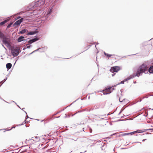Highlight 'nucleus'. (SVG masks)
Here are the masks:
<instances>
[{
	"instance_id": "obj_44",
	"label": "nucleus",
	"mask_w": 153,
	"mask_h": 153,
	"mask_svg": "<svg viewBox=\"0 0 153 153\" xmlns=\"http://www.w3.org/2000/svg\"><path fill=\"white\" fill-rule=\"evenodd\" d=\"M146 140V139H143L142 140V141H145Z\"/></svg>"
},
{
	"instance_id": "obj_2",
	"label": "nucleus",
	"mask_w": 153,
	"mask_h": 153,
	"mask_svg": "<svg viewBox=\"0 0 153 153\" xmlns=\"http://www.w3.org/2000/svg\"><path fill=\"white\" fill-rule=\"evenodd\" d=\"M0 38H1L2 41L4 44L6 45L7 46H10V41L9 38L1 32H0Z\"/></svg>"
},
{
	"instance_id": "obj_14",
	"label": "nucleus",
	"mask_w": 153,
	"mask_h": 153,
	"mask_svg": "<svg viewBox=\"0 0 153 153\" xmlns=\"http://www.w3.org/2000/svg\"><path fill=\"white\" fill-rule=\"evenodd\" d=\"M135 77L134 74H132L130 75L126 79H125L127 81L128 80H130L131 79L134 78Z\"/></svg>"
},
{
	"instance_id": "obj_15",
	"label": "nucleus",
	"mask_w": 153,
	"mask_h": 153,
	"mask_svg": "<svg viewBox=\"0 0 153 153\" xmlns=\"http://www.w3.org/2000/svg\"><path fill=\"white\" fill-rule=\"evenodd\" d=\"M102 146L101 147V148L102 150H103V149H105V148L106 147V146L105 144L104 143H103V142L102 143H101Z\"/></svg>"
},
{
	"instance_id": "obj_34",
	"label": "nucleus",
	"mask_w": 153,
	"mask_h": 153,
	"mask_svg": "<svg viewBox=\"0 0 153 153\" xmlns=\"http://www.w3.org/2000/svg\"><path fill=\"white\" fill-rule=\"evenodd\" d=\"M27 46V48H30V47L31 46V45H28V46Z\"/></svg>"
},
{
	"instance_id": "obj_13",
	"label": "nucleus",
	"mask_w": 153,
	"mask_h": 153,
	"mask_svg": "<svg viewBox=\"0 0 153 153\" xmlns=\"http://www.w3.org/2000/svg\"><path fill=\"white\" fill-rule=\"evenodd\" d=\"M148 71L150 74H153V66H151L149 68Z\"/></svg>"
},
{
	"instance_id": "obj_40",
	"label": "nucleus",
	"mask_w": 153,
	"mask_h": 153,
	"mask_svg": "<svg viewBox=\"0 0 153 153\" xmlns=\"http://www.w3.org/2000/svg\"><path fill=\"white\" fill-rule=\"evenodd\" d=\"M21 18V17L20 16H18L16 19H20Z\"/></svg>"
},
{
	"instance_id": "obj_46",
	"label": "nucleus",
	"mask_w": 153,
	"mask_h": 153,
	"mask_svg": "<svg viewBox=\"0 0 153 153\" xmlns=\"http://www.w3.org/2000/svg\"><path fill=\"white\" fill-rule=\"evenodd\" d=\"M15 128V127L14 126V127H13L12 128H11V129H10V130H11V129H12V128Z\"/></svg>"
},
{
	"instance_id": "obj_53",
	"label": "nucleus",
	"mask_w": 153,
	"mask_h": 153,
	"mask_svg": "<svg viewBox=\"0 0 153 153\" xmlns=\"http://www.w3.org/2000/svg\"><path fill=\"white\" fill-rule=\"evenodd\" d=\"M25 49H26L25 48H24L23 49V50H25Z\"/></svg>"
},
{
	"instance_id": "obj_54",
	"label": "nucleus",
	"mask_w": 153,
	"mask_h": 153,
	"mask_svg": "<svg viewBox=\"0 0 153 153\" xmlns=\"http://www.w3.org/2000/svg\"><path fill=\"white\" fill-rule=\"evenodd\" d=\"M16 105H17L18 107H19V108H20V107H19L18 105H17V104H16Z\"/></svg>"
},
{
	"instance_id": "obj_16",
	"label": "nucleus",
	"mask_w": 153,
	"mask_h": 153,
	"mask_svg": "<svg viewBox=\"0 0 153 153\" xmlns=\"http://www.w3.org/2000/svg\"><path fill=\"white\" fill-rule=\"evenodd\" d=\"M52 12V7H51L50 9H49L47 12V14L48 15H50Z\"/></svg>"
},
{
	"instance_id": "obj_4",
	"label": "nucleus",
	"mask_w": 153,
	"mask_h": 153,
	"mask_svg": "<svg viewBox=\"0 0 153 153\" xmlns=\"http://www.w3.org/2000/svg\"><path fill=\"white\" fill-rule=\"evenodd\" d=\"M20 48L19 47H13L10 48L11 53L13 57L17 56L20 53Z\"/></svg>"
},
{
	"instance_id": "obj_1",
	"label": "nucleus",
	"mask_w": 153,
	"mask_h": 153,
	"mask_svg": "<svg viewBox=\"0 0 153 153\" xmlns=\"http://www.w3.org/2000/svg\"><path fill=\"white\" fill-rule=\"evenodd\" d=\"M148 67L144 63L143 64L140 65L138 68L136 74H133L134 77L137 76L139 77L140 76L142 75V74L143 73H146L145 72L147 71Z\"/></svg>"
},
{
	"instance_id": "obj_42",
	"label": "nucleus",
	"mask_w": 153,
	"mask_h": 153,
	"mask_svg": "<svg viewBox=\"0 0 153 153\" xmlns=\"http://www.w3.org/2000/svg\"><path fill=\"white\" fill-rule=\"evenodd\" d=\"M148 98V97H144L143 98V99H144V98Z\"/></svg>"
},
{
	"instance_id": "obj_30",
	"label": "nucleus",
	"mask_w": 153,
	"mask_h": 153,
	"mask_svg": "<svg viewBox=\"0 0 153 153\" xmlns=\"http://www.w3.org/2000/svg\"><path fill=\"white\" fill-rule=\"evenodd\" d=\"M111 93V92H110L108 93H107V92H103V94L104 95H106V94H109L110 93Z\"/></svg>"
},
{
	"instance_id": "obj_62",
	"label": "nucleus",
	"mask_w": 153,
	"mask_h": 153,
	"mask_svg": "<svg viewBox=\"0 0 153 153\" xmlns=\"http://www.w3.org/2000/svg\"><path fill=\"white\" fill-rule=\"evenodd\" d=\"M96 45H95V47H96V48L97 49V48H96Z\"/></svg>"
},
{
	"instance_id": "obj_3",
	"label": "nucleus",
	"mask_w": 153,
	"mask_h": 153,
	"mask_svg": "<svg viewBox=\"0 0 153 153\" xmlns=\"http://www.w3.org/2000/svg\"><path fill=\"white\" fill-rule=\"evenodd\" d=\"M46 2V0H36L35 2L32 4L33 7L35 8L38 6L43 5Z\"/></svg>"
},
{
	"instance_id": "obj_57",
	"label": "nucleus",
	"mask_w": 153,
	"mask_h": 153,
	"mask_svg": "<svg viewBox=\"0 0 153 153\" xmlns=\"http://www.w3.org/2000/svg\"><path fill=\"white\" fill-rule=\"evenodd\" d=\"M142 100H140V102Z\"/></svg>"
},
{
	"instance_id": "obj_6",
	"label": "nucleus",
	"mask_w": 153,
	"mask_h": 153,
	"mask_svg": "<svg viewBox=\"0 0 153 153\" xmlns=\"http://www.w3.org/2000/svg\"><path fill=\"white\" fill-rule=\"evenodd\" d=\"M120 69V68L118 66H115L111 67L110 70L111 72H117Z\"/></svg>"
},
{
	"instance_id": "obj_26",
	"label": "nucleus",
	"mask_w": 153,
	"mask_h": 153,
	"mask_svg": "<svg viewBox=\"0 0 153 153\" xmlns=\"http://www.w3.org/2000/svg\"><path fill=\"white\" fill-rule=\"evenodd\" d=\"M43 138H44V139H42V140H42V141H43V140H45L47 141L46 143H47L49 142V140L47 138H45L43 137Z\"/></svg>"
},
{
	"instance_id": "obj_43",
	"label": "nucleus",
	"mask_w": 153,
	"mask_h": 153,
	"mask_svg": "<svg viewBox=\"0 0 153 153\" xmlns=\"http://www.w3.org/2000/svg\"><path fill=\"white\" fill-rule=\"evenodd\" d=\"M115 74H112V76H114V75H115Z\"/></svg>"
},
{
	"instance_id": "obj_41",
	"label": "nucleus",
	"mask_w": 153,
	"mask_h": 153,
	"mask_svg": "<svg viewBox=\"0 0 153 153\" xmlns=\"http://www.w3.org/2000/svg\"><path fill=\"white\" fill-rule=\"evenodd\" d=\"M137 131H138V132H140L142 131V130H137Z\"/></svg>"
},
{
	"instance_id": "obj_51",
	"label": "nucleus",
	"mask_w": 153,
	"mask_h": 153,
	"mask_svg": "<svg viewBox=\"0 0 153 153\" xmlns=\"http://www.w3.org/2000/svg\"><path fill=\"white\" fill-rule=\"evenodd\" d=\"M136 83V81H135V82H134V83Z\"/></svg>"
},
{
	"instance_id": "obj_5",
	"label": "nucleus",
	"mask_w": 153,
	"mask_h": 153,
	"mask_svg": "<svg viewBox=\"0 0 153 153\" xmlns=\"http://www.w3.org/2000/svg\"><path fill=\"white\" fill-rule=\"evenodd\" d=\"M43 139L44 138H43V136H40L39 137L36 136L35 137H32L31 139L29 140H28L32 141L33 140V142H38L40 140H41L42 139ZM32 142L33 143H34V142Z\"/></svg>"
},
{
	"instance_id": "obj_12",
	"label": "nucleus",
	"mask_w": 153,
	"mask_h": 153,
	"mask_svg": "<svg viewBox=\"0 0 153 153\" xmlns=\"http://www.w3.org/2000/svg\"><path fill=\"white\" fill-rule=\"evenodd\" d=\"M12 65L10 63H7L6 64V67L7 70H9L11 67Z\"/></svg>"
},
{
	"instance_id": "obj_63",
	"label": "nucleus",
	"mask_w": 153,
	"mask_h": 153,
	"mask_svg": "<svg viewBox=\"0 0 153 153\" xmlns=\"http://www.w3.org/2000/svg\"><path fill=\"white\" fill-rule=\"evenodd\" d=\"M24 109H25V108H23L22 109V110H24Z\"/></svg>"
},
{
	"instance_id": "obj_8",
	"label": "nucleus",
	"mask_w": 153,
	"mask_h": 153,
	"mask_svg": "<svg viewBox=\"0 0 153 153\" xmlns=\"http://www.w3.org/2000/svg\"><path fill=\"white\" fill-rule=\"evenodd\" d=\"M38 33V31L36 30L34 31H31L28 32L27 33V35L28 36L32 35Z\"/></svg>"
},
{
	"instance_id": "obj_52",
	"label": "nucleus",
	"mask_w": 153,
	"mask_h": 153,
	"mask_svg": "<svg viewBox=\"0 0 153 153\" xmlns=\"http://www.w3.org/2000/svg\"><path fill=\"white\" fill-rule=\"evenodd\" d=\"M121 149H125V148H121Z\"/></svg>"
},
{
	"instance_id": "obj_45",
	"label": "nucleus",
	"mask_w": 153,
	"mask_h": 153,
	"mask_svg": "<svg viewBox=\"0 0 153 153\" xmlns=\"http://www.w3.org/2000/svg\"><path fill=\"white\" fill-rule=\"evenodd\" d=\"M123 109H121L120 111V112H121V113H122V112L123 111Z\"/></svg>"
},
{
	"instance_id": "obj_49",
	"label": "nucleus",
	"mask_w": 153,
	"mask_h": 153,
	"mask_svg": "<svg viewBox=\"0 0 153 153\" xmlns=\"http://www.w3.org/2000/svg\"><path fill=\"white\" fill-rule=\"evenodd\" d=\"M11 102H15V104H16V102H15L14 101H11Z\"/></svg>"
},
{
	"instance_id": "obj_31",
	"label": "nucleus",
	"mask_w": 153,
	"mask_h": 153,
	"mask_svg": "<svg viewBox=\"0 0 153 153\" xmlns=\"http://www.w3.org/2000/svg\"><path fill=\"white\" fill-rule=\"evenodd\" d=\"M25 121H24V122L22 123V124H19V125H17V126H22V125H23V124H25Z\"/></svg>"
},
{
	"instance_id": "obj_59",
	"label": "nucleus",
	"mask_w": 153,
	"mask_h": 153,
	"mask_svg": "<svg viewBox=\"0 0 153 153\" xmlns=\"http://www.w3.org/2000/svg\"><path fill=\"white\" fill-rule=\"evenodd\" d=\"M113 151H115V149H114V148L113 149Z\"/></svg>"
},
{
	"instance_id": "obj_24",
	"label": "nucleus",
	"mask_w": 153,
	"mask_h": 153,
	"mask_svg": "<svg viewBox=\"0 0 153 153\" xmlns=\"http://www.w3.org/2000/svg\"><path fill=\"white\" fill-rule=\"evenodd\" d=\"M27 42H28V44H27V45H25V46H27V45H29V44H30L33 43V40L32 39H31V40H29Z\"/></svg>"
},
{
	"instance_id": "obj_64",
	"label": "nucleus",
	"mask_w": 153,
	"mask_h": 153,
	"mask_svg": "<svg viewBox=\"0 0 153 153\" xmlns=\"http://www.w3.org/2000/svg\"><path fill=\"white\" fill-rule=\"evenodd\" d=\"M24 109H25V108H23L22 109V110H24Z\"/></svg>"
},
{
	"instance_id": "obj_19",
	"label": "nucleus",
	"mask_w": 153,
	"mask_h": 153,
	"mask_svg": "<svg viewBox=\"0 0 153 153\" xmlns=\"http://www.w3.org/2000/svg\"><path fill=\"white\" fill-rule=\"evenodd\" d=\"M153 130V128H152V129H143V130H142V131L139 132H138V133H140L143 132H144L145 131H148V130Z\"/></svg>"
},
{
	"instance_id": "obj_9",
	"label": "nucleus",
	"mask_w": 153,
	"mask_h": 153,
	"mask_svg": "<svg viewBox=\"0 0 153 153\" xmlns=\"http://www.w3.org/2000/svg\"><path fill=\"white\" fill-rule=\"evenodd\" d=\"M24 37L23 36H20L17 39V41L18 42H20L23 41H26V39H24Z\"/></svg>"
},
{
	"instance_id": "obj_32",
	"label": "nucleus",
	"mask_w": 153,
	"mask_h": 153,
	"mask_svg": "<svg viewBox=\"0 0 153 153\" xmlns=\"http://www.w3.org/2000/svg\"><path fill=\"white\" fill-rule=\"evenodd\" d=\"M94 109V108H91L89 110H88V111H90L91 110H93Z\"/></svg>"
},
{
	"instance_id": "obj_11",
	"label": "nucleus",
	"mask_w": 153,
	"mask_h": 153,
	"mask_svg": "<svg viewBox=\"0 0 153 153\" xmlns=\"http://www.w3.org/2000/svg\"><path fill=\"white\" fill-rule=\"evenodd\" d=\"M28 32V30L25 29H24L23 30H21L20 31H19V34H24L25 33Z\"/></svg>"
},
{
	"instance_id": "obj_60",
	"label": "nucleus",
	"mask_w": 153,
	"mask_h": 153,
	"mask_svg": "<svg viewBox=\"0 0 153 153\" xmlns=\"http://www.w3.org/2000/svg\"><path fill=\"white\" fill-rule=\"evenodd\" d=\"M135 143H140V142H135Z\"/></svg>"
},
{
	"instance_id": "obj_56",
	"label": "nucleus",
	"mask_w": 153,
	"mask_h": 153,
	"mask_svg": "<svg viewBox=\"0 0 153 153\" xmlns=\"http://www.w3.org/2000/svg\"><path fill=\"white\" fill-rule=\"evenodd\" d=\"M121 120H119L117 121H121Z\"/></svg>"
},
{
	"instance_id": "obj_17",
	"label": "nucleus",
	"mask_w": 153,
	"mask_h": 153,
	"mask_svg": "<svg viewBox=\"0 0 153 153\" xmlns=\"http://www.w3.org/2000/svg\"><path fill=\"white\" fill-rule=\"evenodd\" d=\"M8 21V20H4V21L1 22L0 23V25L1 26V25H4L5 23H7V22Z\"/></svg>"
},
{
	"instance_id": "obj_7",
	"label": "nucleus",
	"mask_w": 153,
	"mask_h": 153,
	"mask_svg": "<svg viewBox=\"0 0 153 153\" xmlns=\"http://www.w3.org/2000/svg\"><path fill=\"white\" fill-rule=\"evenodd\" d=\"M24 19L23 18H21L19 19L17 21L13 24V26H14L15 25L17 26L19 25L23 21Z\"/></svg>"
},
{
	"instance_id": "obj_36",
	"label": "nucleus",
	"mask_w": 153,
	"mask_h": 153,
	"mask_svg": "<svg viewBox=\"0 0 153 153\" xmlns=\"http://www.w3.org/2000/svg\"><path fill=\"white\" fill-rule=\"evenodd\" d=\"M89 130H90V133H91L92 131V129L90 128V129H89Z\"/></svg>"
},
{
	"instance_id": "obj_33",
	"label": "nucleus",
	"mask_w": 153,
	"mask_h": 153,
	"mask_svg": "<svg viewBox=\"0 0 153 153\" xmlns=\"http://www.w3.org/2000/svg\"><path fill=\"white\" fill-rule=\"evenodd\" d=\"M126 100V99H123L122 101H121L120 100V98H119V101L120 102H122L123 101H124V100Z\"/></svg>"
},
{
	"instance_id": "obj_22",
	"label": "nucleus",
	"mask_w": 153,
	"mask_h": 153,
	"mask_svg": "<svg viewBox=\"0 0 153 153\" xmlns=\"http://www.w3.org/2000/svg\"><path fill=\"white\" fill-rule=\"evenodd\" d=\"M138 131H133L131 132L128 133H129L128 134H129V135H132L133 134H135L136 133H138Z\"/></svg>"
},
{
	"instance_id": "obj_28",
	"label": "nucleus",
	"mask_w": 153,
	"mask_h": 153,
	"mask_svg": "<svg viewBox=\"0 0 153 153\" xmlns=\"http://www.w3.org/2000/svg\"><path fill=\"white\" fill-rule=\"evenodd\" d=\"M28 118H29L31 119L30 118L28 117H27L26 118V119L25 120V124L30 121H28V120H27V119Z\"/></svg>"
},
{
	"instance_id": "obj_21",
	"label": "nucleus",
	"mask_w": 153,
	"mask_h": 153,
	"mask_svg": "<svg viewBox=\"0 0 153 153\" xmlns=\"http://www.w3.org/2000/svg\"><path fill=\"white\" fill-rule=\"evenodd\" d=\"M54 0H46V4H47V5L49 4V3L50 2H51L53 1ZM56 1H58V0H56Z\"/></svg>"
},
{
	"instance_id": "obj_10",
	"label": "nucleus",
	"mask_w": 153,
	"mask_h": 153,
	"mask_svg": "<svg viewBox=\"0 0 153 153\" xmlns=\"http://www.w3.org/2000/svg\"><path fill=\"white\" fill-rule=\"evenodd\" d=\"M112 87H108L105 90V91L106 92H111L110 91L111 90V89L112 91H113L114 90V88H112Z\"/></svg>"
},
{
	"instance_id": "obj_23",
	"label": "nucleus",
	"mask_w": 153,
	"mask_h": 153,
	"mask_svg": "<svg viewBox=\"0 0 153 153\" xmlns=\"http://www.w3.org/2000/svg\"><path fill=\"white\" fill-rule=\"evenodd\" d=\"M104 55L105 56H106L108 57H110L114 55L110 54H108V53H106L105 52H104Z\"/></svg>"
},
{
	"instance_id": "obj_47",
	"label": "nucleus",
	"mask_w": 153,
	"mask_h": 153,
	"mask_svg": "<svg viewBox=\"0 0 153 153\" xmlns=\"http://www.w3.org/2000/svg\"><path fill=\"white\" fill-rule=\"evenodd\" d=\"M59 112H57V113H56V114H54V115H56L57 114L59 113Z\"/></svg>"
},
{
	"instance_id": "obj_55",
	"label": "nucleus",
	"mask_w": 153,
	"mask_h": 153,
	"mask_svg": "<svg viewBox=\"0 0 153 153\" xmlns=\"http://www.w3.org/2000/svg\"><path fill=\"white\" fill-rule=\"evenodd\" d=\"M32 53H32V52H31V53H30V55H31V54H32Z\"/></svg>"
},
{
	"instance_id": "obj_18",
	"label": "nucleus",
	"mask_w": 153,
	"mask_h": 153,
	"mask_svg": "<svg viewBox=\"0 0 153 153\" xmlns=\"http://www.w3.org/2000/svg\"><path fill=\"white\" fill-rule=\"evenodd\" d=\"M126 81V80L125 79H124V80L121 81L120 82L118 83L117 84L114 85V86L115 87L116 85H119L120 84H124V82H125Z\"/></svg>"
},
{
	"instance_id": "obj_27",
	"label": "nucleus",
	"mask_w": 153,
	"mask_h": 153,
	"mask_svg": "<svg viewBox=\"0 0 153 153\" xmlns=\"http://www.w3.org/2000/svg\"><path fill=\"white\" fill-rule=\"evenodd\" d=\"M7 79V78L4 79L3 80L0 82V84H1V85L6 81Z\"/></svg>"
},
{
	"instance_id": "obj_48",
	"label": "nucleus",
	"mask_w": 153,
	"mask_h": 153,
	"mask_svg": "<svg viewBox=\"0 0 153 153\" xmlns=\"http://www.w3.org/2000/svg\"><path fill=\"white\" fill-rule=\"evenodd\" d=\"M121 113V112H120L118 114V115H119Z\"/></svg>"
},
{
	"instance_id": "obj_50",
	"label": "nucleus",
	"mask_w": 153,
	"mask_h": 153,
	"mask_svg": "<svg viewBox=\"0 0 153 153\" xmlns=\"http://www.w3.org/2000/svg\"><path fill=\"white\" fill-rule=\"evenodd\" d=\"M35 52V51H33V52H32V53H34Z\"/></svg>"
},
{
	"instance_id": "obj_25",
	"label": "nucleus",
	"mask_w": 153,
	"mask_h": 153,
	"mask_svg": "<svg viewBox=\"0 0 153 153\" xmlns=\"http://www.w3.org/2000/svg\"><path fill=\"white\" fill-rule=\"evenodd\" d=\"M128 133H123V134H121L120 135V136H126V135H129Z\"/></svg>"
},
{
	"instance_id": "obj_61",
	"label": "nucleus",
	"mask_w": 153,
	"mask_h": 153,
	"mask_svg": "<svg viewBox=\"0 0 153 153\" xmlns=\"http://www.w3.org/2000/svg\"><path fill=\"white\" fill-rule=\"evenodd\" d=\"M123 116H122V117H121V118H123Z\"/></svg>"
},
{
	"instance_id": "obj_20",
	"label": "nucleus",
	"mask_w": 153,
	"mask_h": 153,
	"mask_svg": "<svg viewBox=\"0 0 153 153\" xmlns=\"http://www.w3.org/2000/svg\"><path fill=\"white\" fill-rule=\"evenodd\" d=\"M39 39L37 37H34L32 39L33 41V42L37 41Z\"/></svg>"
},
{
	"instance_id": "obj_38",
	"label": "nucleus",
	"mask_w": 153,
	"mask_h": 153,
	"mask_svg": "<svg viewBox=\"0 0 153 153\" xmlns=\"http://www.w3.org/2000/svg\"><path fill=\"white\" fill-rule=\"evenodd\" d=\"M97 106H94V109H97Z\"/></svg>"
},
{
	"instance_id": "obj_58",
	"label": "nucleus",
	"mask_w": 153,
	"mask_h": 153,
	"mask_svg": "<svg viewBox=\"0 0 153 153\" xmlns=\"http://www.w3.org/2000/svg\"><path fill=\"white\" fill-rule=\"evenodd\" d=\"M25 126H26V127H28V126H27V125H25Z\"/></svg>"
},
{
	"instance_id": "obj_39",
	"label": "nucleus",
	"mask_w": 153,
	"mask_h": 153,
	"mask_svg": "<svg viewBox=\"0 0 153 153\" xmlns=\"http://www.w3.org/2000/svg\"><path fill=\"white\" fill-rule=\"evenodd\" d=\"M1 45H2V46H3V47L6 50V48L2 44H1Z\"/></svg>"
},
{
	"instance_id": "obj_37",
	"label": "nucleus",
	"mask_w": 153,
	"mask_h": 153,
	"mask_svg": "<svg viewBox=\"0 0 153 153\" xmlns=\"http://www.w3.org/2000/svg\"><path fill=\"white\" fill-rule=\"evenodd\" d=\"M24 111L26 113V118L27 117H28V116H27V112L25 111Z\"/></svg>"
},
{
	"instance_id": "obj_29",
	"label": "nucleus",
	"mask_w": 153,
	"mask_h": 153,
	"mask_svg": "<svg viewBox=\"0 0 153 153\" xmlns=\"http://www.w3.org/2000/svg\"><path fill=\"white\" fill-rule=\"evenodd\" d=\"M13 24V22H11L7 26V27L8 28H10Z\"/></svg>"
},
{
	"instance_id": "obj_35",
	"label": "nucleus",
	"mask_w": 153,
	"mask_h": 153,
	"mask_svg": "<svg viewBox=\"0 0 153 153\" xmlns=\"http://www.w3.org/2000/svg\"><path fill=\"white\" fill-rule=\"evenodd\" d=\"M41 49V48H39L35 50V51L36 52V51H38L39 50H40V49Z\"/></svg>"
}]
</instances>
